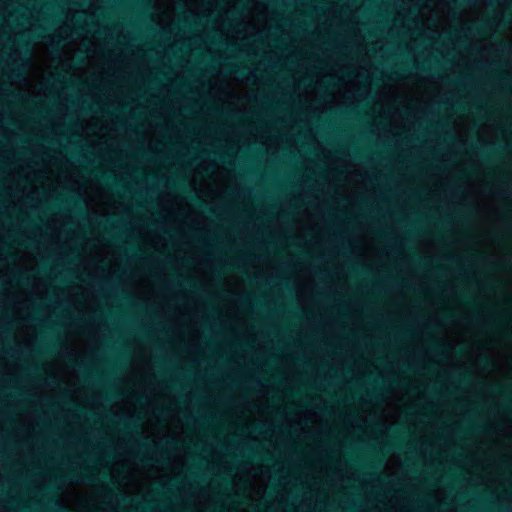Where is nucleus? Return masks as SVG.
Wrapping results in <instances>:
<instances>
[{
    "instance_id": "obj_1",
    "label": "nucleus",
    "mask_w": 512,
    "mask_h": 512,
    "mask_svg": "<svg viewBox=\"0 0 512 512\" xmlns=\"http://www.w3.org/2000/svg\"><path fill=\"white\" fill-rule=\"evenodd\" d=\"M502 144L487 143L485 146L473 145L471 150L479 152L485 161H491L500 157V148H505Z\"/></svg>"
},
{
    "instance_id": "obj_2",
    "label": "nucleus",
    "mask_w": 512,
    "mask_h": 512,
    "mask_svg": "<svg viewBox=\"0 0 512 512\" xmlns=\"http://www.w3.org/2000/svg\"><path fill=\"white\" fill-rule=\"evenodd\" d=\"M174 185H177V187L184 192H187L189 194L190 200L192 203L197 206L198 208H201L202 210L208 212L209 214L215 213V210L209 207L203 200H201L196 193H194L191 189L188 188V185L184 179H179L177 182L174 183Z\"/></svg>"
},
{
    "instance_id": "obj_3",
    "label": "nucleus",
    "mask_w": 512,
    "mask_h": 512,
    "mask_svg": "<svg viewBox=\"0 0 512 512\" xmlns=\"http://www.w3.org/2000/svg\"><path fill=\"white\" fill-rule=\"evenodd\" d=\"M92 174L97 177L99 180L107 183L111 189H119L120 183L111 175L106 173H100L99 171H92Z\"/></svg>"
},
{
    "instance_id": "obj_4",
    "label": "nucleus",
    "mask_w": 512,
    "mask_h": 512,
    "mask_svg": "<svg viewBox=\"0 0 512 512\" xmlns=\"http://www.w3.org/2000/svg\"><path fill=\"white\" fill-rule=\"evenodd\" d=\"M65 202L70 205L73 209V211L82 218H85L86 216V210L84 209L82 203L80 200L76 197H69L65 199Z\"/></svg>"
},
{
    "instance_id": "obj_5",
    "label": "nucleus",
    "mask_w": 512,
    "mask_h": 512,
    "mask_svg": "<svg viewBox=\"0 0 512 512\" xmlns=\"http://www.w3.org/2000/svg\"><path fill=\"white\" fill-rule=\"evenodd\" d=\"M81 478L82 481H89V477L80 470L72 469L70 470L66 475H64L65 480H72V479H79Z\"/></svg>"
},
{
    "instance_id": "obj_6",
    "label": "nucleus",
    "mask_w": 512,
    "mask_h": 512,
    "mask_svg": "<svg viewBox=\"0 0 512 512\" xmlns=\"http://www.w3.org/2000/svg\"><path fill=\"white\" fill-rule=\"evenodd\" d=\"M119 424L127 431H138V425L133 419H124L120 421Z\"/></svg>"
},
{
    "instance_id": "obj_7",
    "label": "nucleus",
    "mask_w": 512,
    "mask_h": 512,
    "mask_svg": "<svg viewBox=\"0 0 512 512\" xmlns=\"http://www.w3.org/2000/svg\"><path fill=\"white\" fill-rule=\"evenodd\" d=\"M493 391L503 397H505L506 399H509L510 397L508 395H506V392H510L512 394V384H509L505 387H501V386H495L493 388Z\"/></svg>"
},
{
    "instance_id": "obj_8",
    "label": "nucleus",
    "mask_w": 512,
    "mask_h": 512,
    "mask_svg": "<svg viewBox=\"0 0 512 512\" xmlns=\"http://www.w3.org/2000/svg\"><path fill=\"white\" fill-rule=\"evenodd\" d=\"M58 347H59V344L57 342H50V343L44 342L43 347H42V352L48 354V353H51L54 350H56Z\"/></svg>"
},
{
    "instance_id": "obj_9",
    "label": "nucleus",
    "mask_w": 512,
    "mask_h": 512,
    "mask_svg": "<svg viewBox=\"0 0 512 512\" xmlns=\"http://www.w3.org/2000/svg\"><path fill=\"white\" fill-rule=\"evenodd\" d=\"M108 494H109V495H115L117 499L122 500V501H124V502L129 501V499H128V497H127V496H125V495H123V494L115 493V492H114V490H110V491L108 492Z\"/></svg>"
},
{
    "instance_id": "obj_10",
    "label": "nucleus",
    "mask_w": 512,
    "mask_h": 512,
    "mask_svg": "<svg viewBox=\"0 0 512 512\" xmlns=\"http://www.w3.org/2000/svg\"><path fill=\"white\" fill-rule=\"evenodd\" d=\"M470 30L473 33L482 34V33H484V26L474 25V26L470 27Z\"/></svg>"
},
{
    "instance_id": "obj_11",
    "label": "nucleus",
    "mask_w": 512,
    "mask_h": 512,
    "mask_svg": "<svg viewBox=\"0 0 512 512\" xmlns=\"http://www.w3.org/2000/svg\"><path fill=\"white\" fill-rule=\"evenodd\" d=\"M443 348H444V346L442 344H440L439 342H433L431 345V349L436 352L443 350Z\"/></svg>"
},
{
    "instance_id": "obj_12",
    "label": "nucleus",
    "mask_w": 512,
    "mask_h": 512,
    "mask_svg": "<svg viewBox=\"0 0 512 512\" xmlns=\"http://www.w3.org/2000/svg\"><path fill=\"white\" fill-rule=\"evenodd\" d=\"M233 71H234L237 75H239V76H244V75H246V74H247V71H246V69H245V68H239V67H237V68H235Z\"/></svg>"
},
{
    "instance_id": "obj_13",
    "label": "nucleus",
    "mask_w": 512,
    "mask_h": 512,
    "mask_svg": "<svg viewBox=\"0 0 512 512\" xmlns=\"http://www.w3.org/2000/svg\"><path fill=\"white\" fill-rule=\"evenodd\" d=\"M139 446H140V448H142V449H144V450H147V449H148V443H147V441H141V442L139 443Z\"/></svg>"
},
{
    "instance_id": "obj_14",
    "label": "nucleus",
    "mask_w": 512,
    "mask_h": 512,
    "mask_svg": "<svg viewBox=\"0 0 512 512\" xmlns=\"http://www.w3.org/2000/svg\"><path fill=\"white\" fill-rule=\"evenodd\" d=\"M33 244L34 242H32L31 240H26L22 243V245L25 247H31Z\"/></svg>"
},
{
    "instance_id": "obj_15",
    "label": "nucleus",
    "mask_w": 512,
    "mask_h": 512,
    "mask_svg": "<svg viewBox=\"0 0 512 512\" xmlns=\"http://www.w3.org/2000/svg\"><path fill=\"white\" fill-rule=\"evenodd\" d=\"M481 361H482L484 364H487V365H488V364H490V360H489V358H488L487 356H483V357L481 358Z\"/></svg>"
},
{
    "instance_id": "obj_16",
    "label": "nucleus",
    "mask_w": 512,
    "mask_h": 512,
    "mask_svg": "<svg viewBox=\"0 0 512 512\" xmlns=\"http://www.w3.org/2000/svg\"><path fill=\"white\" fill-rule=\"evenodd\" d=\"M417 69H419L420 71H423V72H426L429 70V68L426 67L425 65L418 66Z\"/></svg>"
},
{
    "instance_id": "obj_17",
    "label": "nucleus",
    "mask_w": 512,
    "mask_h": 512,
    "mask_svg": "<svg viewBox=\"0 0 512 512\" xmlns=\"http://www.w3.org/2000/svg\"><path fill=\"white\" fill-rule=\"evenodd\" d=\"M99 225H100V226H103V228L105 229V231H106L107 233H110V232H111V228H108V226H107L106 224H102V223H100Z\"/></svg>"
},
{
    "instance_id": "obj_18",
    "label": "nucleus",
    "mask_w": 512,
    "mask_h": 512,
    "mask_svg": "<svg viewBox=\"0 0 512 512\" xmlns=\"http://www.w3.org/2000/svg\"><path fill=\"white\" fill-rule=\"evenodd\" d=\"M253 458H254V459H257V460H260V459L264 460V458H262L259 454H253ZM265 460H267V461H268L269 459H268V458H265Z\"/></svg>"
},
{
    "instance_id": "obj_19",
    "label": "nucleus",
    "mask_w": 512,
    "mask_h": 512,
    "mask_svg": "<svg viewBox=\"0 0 512 512\" xmlns=\"http://www.w3.org/2000/svg\"><path fill=\"white\" fill-rule=\"evenodd\" d=\"M470 379V376L468 374H463V378H462V381H468Z\"/></svg>"
},
{
    "instance_id": "obj_20",
    "label": "nucleus",
    "mask_w": 512,
    "mask_h": 512,
    "mask_svg": "<svg viewBox=\"0 0 512 512\" xmlns=\"http://www.w3.org/2000/svg\"><path fill=\"white\" fill-rule=\"evenodd\" d=\"M506 23H507V22H506V20H504V19H503V20H500V21L498 22V25H499V26H501V27H503V26H505V25H506Z\"/></svg>"
},
{
    "instance_id": "obj_21",
    "label": "nucleus",
    "mask_w": 512,
    "mask_h": 512,
    "mask_svg": "<svg viewBox=\"0 0 512 512\" xmlns=\"http://www.w3.org/2000/svg\"><path fill=\"white\" fill-rule=\"evenodd\" d=\"M19 45H21V46H26V45H27V43H26V41H24V40H19Z\"/></svg>"
},
{
    "instance_id": "obj_22",
    "label": "nucleus",
    "mask_w": 512,
    "mask_h": 512,
    "mask_svg": "<svg viewBox=\"0 0 512 512\" xmlns=\"http://www.w3.org/2000/svg\"><path fill=\"white\" fill-rule=\"evenodd\" d=\"M392 74L395 76H400V73L398 71H393Z\"/></svg>"
},
{
    "instance_id": "obj_23",
    "label": "nucleus",
    "mask_w": 512,
    "mask_h": 512,
    "mask_svg": "<svg viewBox=\"0 0 512 512\" xmlns=\"http://www.w3.org/2000/svg\"><path fill=\"white\" fill-rule=\"evenodd\" d=\"M149 461H150V459H149V458H145V459H143V462H144V463H148Z\"/></svg>"
},
{
    "instance_id": "obj_24",
    "label": "nucleus",
    "mask_w": 512,
    "mask_h": 512,
    "mask_svg": "<svg viewBox=\"0 0 512 512\" xmlns=\"http://www.w3.org/2000/svg\"><path fill=\"white\" fill-rule=\"evenodd\" d=\"M505 410L512 411V409L509 406H505Z\"/></svg>"
},
{
    "instance_id": "obj_25",
    "label": "nucleus",
    "mask_w": 512,
    "mask_h": 512,
    "mask_svg": "<svg viewBox=\"0 0 512 512\" xmlns=\"http://www.w3.org/2000/svg\"><path fill=\"white\" fill-rule=\"evenodd\" d=\"M113 240L116 242V241L119 240V238L118 237H114Z\"/></svg>"
},
{
    "instance_id": "obj_26",
    "label": "nucleus",
    "mask_w": 512,
    "mask_h": 512,
    "mask_svg": "<svg viewBox=\"0 0 512 512\" xmlns=\"http://www.w3.org/2000/svg\"><path fill=\"white\" fill-rule=\"evenodd\" d=\"M80 30V27H76L75 31L78 32Z\"/></svg>"
},
{
    "instance_id": "obj_27",
    "label": "nucleus",
    "mask_w": 512,
    "mask_h": 512,
    "mask_svg": "<svg viewBox=\"0 0 512 512\" xmlns=\"http://www.w3.org/2000/svg\"><path fill=\"white\" fill-rule=\"evenodd\" d=\"M103 479H104V480H107V479H108L107 475H104V476H103Z\"/></svg>"
}]
</instances>
